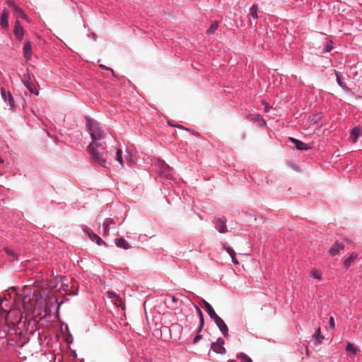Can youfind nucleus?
Here are the masks:
<instances>
[{
	"label": "nucleus",
	"mask_w": 362,
	"mask_h": 362,
	"mask_svg": "<svg viewBox=\"0 0 362 362\" xmlns=\"http://www.w3.org/2000/svg\"><path fill=\"white\" fill-rule=\"evenodd\" d=\"M87 127L92 139L90 144H93L94 146H101L103 144L100 140L105 137V134L101 129L99 124L95 120L88 119Z\"/></svg>",
	"instance_id": "nucleus-1"
},
{
	"label": "nucleus",
	"mask_w": 362,
	"mask_h": 362,
	"mask_svg": "<svg viewBox=\"0 0 362 362\" xmlns=\"http://www.w3.org/2000/svg\"><path fill=\"white\" fill-rule=\"evenodd\" d=\"M95 147L96 146H93V144H90L88 146V151L91 155V159L93 162L105 167L107 163L106 159L103 158V155L100 154L98 150H96Z\"/></svg>",
	"instance_id": "nucleus-2"
},
{
	"label": "nucleus",
	"mask_w": 362,
	"mask_h": 362,
	"mask_svg": "<svg viewBox=\"0 0 362 362\" xmlns=\"http://www.w3.org/2000/svg\"><path fill=\"white\" fill-rule=\"evenodd\" d=\"M59 281L61 282V286L59 288V291L65 295H74L76 294L75 291L74 289V286L69 285V280L66 276H59Z\"/></svg>",
	"instance_id": "nucleus-3"
},
{
	"label": "nucleus",
	"mask_w": 362,
	"mask_h": 362,
	"mask_svg": "<svg viewBox=\"0 0 362 362\" xmlns=\"http://www.w3.org/2000/svg\"><path fill=\"white\" fill-rule=\"evenodd\" d=\"M224 340L221 338H218L216 341L211 343V349L216 354H225L226 349L224 347Z\"/></svg>",
	"instance_id": "nucleus-4"
},
{
	"label": "nucleus",
	"mask_w": 362,
	"mask_h": 362,
	"mask_svg": "<svg viewBox=\"0 0 362 362\" xmlns=\"http://www.w3.org/2000/svg\"><path fill=\"white\" fill-rule=\"evenodd\" d=\"M22 82L24 86L30 90V93H34L36 95H39V91L36 89L35 85L30 81V76L28 75L23 76Z\"/></svg>",
	"instance_id": "nucleus-5"
},
{
	"label": "nucleus",
	"mask_w": 362,
	"mask_h": 362,
	"mask_svg": "<svg viewBox=\"0 0 362 362\" xmlns=\"http://www.w3.org/2000/svg\"><path fill=\"white\" fill-rule=\"evenodd\" d=\"M214 321L216 324L217 327L219 328L220 331L222 332L223 335L225 337H228V329L224 321L219 316L215 318Z\"/></svg>",
	"instance_id": "nucleus-6"
},
{
	"label": "nucleus",
	"mask_w": 362,
	"mask_h": 362,
	"mask_svg": "<svg viewBox=\"0 0 362 362\" xmlns=\"http://www.w3.org/2000/svg\"><path fill=\"white\" fill-rule=\"evenodd\" d=\"M107 296L109 298L112 300V301L116 306H120L123 308L124 303L122 298L117 293H115L113 291H109L107 292Z\"/></svg>",
	"instance_id": "nucleus-7"
},
{
	"label": "nucleus",
	"mask_w": 362,
	"mask_h": 362,
	"mask_svg": "<svg viewBox=\"0 0 362 362\" xmlns=\"http://www.w3.org/2000/svg\"><path fill=\"white\" fill-rule=\"evenodd\" d=\"M84 231L87 233L90 239L92 241H95L97 245H101L103 243H104L102 239L97 234L93 233V231L90 228L86 227L84 228Z\"/></svg>",
	"instance_id": "nucleus-8"
},
{
	"label": "nucleus",
	"mask_w": 362,
	"mask_h": 362,
	"mask_svg": "<svg viewBox=\"0 0 362 362\" xmlns=\"http://www.w3.org/2000/svg\"><path fill=\"white\" fill-rule=\"evenodd\" d=\"M158 165L161 175L165 177H168L170 175L171 168L163 160H159Z\"/></svg>",
	"instance_id": "nucleus-9"
},
{
	"label": "nucleus",
	"mask_w": 362,
	"mask_h": 362,
	"mask_svg": "<svg viewBox=\"0 0 362 362\" xmlns=\"http://www.w3.org/2000/svg\"><path fill=\"white\" fill-rule=\"evenodd\" d=\"M13 32H14V35H15L16 37L18 40H21L23 37L24 30H23V27L21 26L19 21H16Z\"/></svg>",
	"instance_id": "nucleus-10"
},
{
	"label": "nucleus",
	"mask_w": 362,
	"mask_h": 362,
	"mask_svg": "<svg viewBox=\"0 0 362 362\" xmlns=\"http://www.w3.org/2000/svg\"><path fill=\"white\" fill-rule=\"evenodd\" d=\"M344 248V245L339 243V242H335L331 248L329 250V253L331 256H334L340 252V251L343 250Z\"/></svg>",
	"instance_id": "nucleus-11"
},
{
	"label": "nucleus",
	"mask_w": 362,
	"mask_h": 362,
	"mask_svg": "<svg viewBox=\"0 0 362 362\" xmlns=\"http://www.w3.org/2000/svg\"><path fill=\"white\" fill-rule=\"evenodd\" d=\"M1 94L3 98V99L6 101L8 100L9 103V105L11 107H14V100L13 98V96L11 95V93L10 91H6V90L4 88H1Z\"/></svg>",
	"instance_id": "nucleus-12"
},
{
	"label": "nucleus",
	"mask_w": 362,
	"mask_h": 362,
	"mask_svg": "<svg viewBox=\"0 0 362 362\" xmlns=\"http://www.w3.org/2000/svg\"><path fill=\"white\" fill-rule=\"evenodd\" d=\"M289 140L295 145L298 150H308L310 148V146H309L307 144H305L295 138L290 137Z\"/></svg>",
	"instance_id": "nucleus-13"
},
{
	"label": "nucleus",
	"mask_w": 362,
	"mask_h": 362,
	"mask_svg": "<svg viewBox=\"0 0 362 362\" xmlns=\"http://www.w3.org/2000/svg\"><path fill=\"white\" fill-rule=\"evenodd\" d=\"M202 303L209 317L214 320L218 315L216 313L212 306L205 300H202Z\"/></svg>",
	"instance_id": "nucleus-14"
},
{
	"label": "nucleus",
	"mask_w": 362,
	"mask_h": 362,
	"mask_svg": "<svg viewBox=\"0 0 362 362\" xmlns=\"http://www.w3.org/2000/svg\"><path fill=\"white\" fill-rule=\"evenodd\" d=\"M23 55L27 61L30 60L32 56V47L30 41H26L24 43Z\"/></svg>",
	"instance_id": "nucleus-15"
},
{
	"label": "nucleus",
	"mask_w": 362,
	"mask_h": 362,
	"mask_svg": "<svg viewBox=\"0 0 362 362\" xmlns=\"http://www.w3.org/2000/svg\"><path fill=\"white\" fill-rule=\"evenodd\" d=\"M216 229L221 233H226L227 231V228L226 226V221L221 218L216 219Z\"/></svg>",
	"instance_id": "nucleus-16"
},
{
	"label": "nucleus",
	"mask_w": 362,
	"mask_h": 362,
	"mask_svg": "<svg viewBox=\"0 0 362 362\" xmlns=\"http://www.w3.org/2000/svg\"><path fill=\"white\" fill-rule=\"evenodd\" d=\"M115 243L118 247L128 250L131 247L128 242L122 238L115 239Z\"/></svg>",
	"instance_id": "nucleus-17"
},
{
	"label": "nucleus",
	"mask_w": 362,
	"mask_h": 362,
	"mask_svg": "<svg viewBox=\"0 0 362 362\" xmlns=\"http://www.w3.org/2000/svg\"><path fill=\"white\" fill-rule=\"evenodd\" d=\"M358 254L356 252H352L351 255L344 261V267L348 269L358 258Z\"/></svg>",
	"instance_id": "nucleus-18"
},
{
	"label": "nucleus",
	"mask_w": 362,
	"mask_h": 362,
	"mask_svg": "<svg viewBox=\"0 0 362 362\" xmlns=\"http://www.w3.org/2000/svg\"><path fill=\"white\" fill-rule=\"evenodd\" d=\"M113 223H114V221L112 218H106L103 225V232L99 231V233H102L103 235H107L108 231H109V226H110V225L113 224Z\"/></svg>",
	"instance_id": "nucleus-19"
},
{
	"label": "nucleus",
	"mask_w": 362,
	"mask_h": 362,
	"mask_svg": "<svg viewBox=\"0 0 362 362\" xmlns=\"http://www.w3.org/2000/svg\"><path fill=\"white\" fill-rule=\"evenodd\" d=\"M8 11L6 10L3 11L0 19V24L2 28H7L8 26Z\"/></svg>",
	"instance_id": "nucleus-20"
},
{
	"label": "nucleus",
	"mask_w": 362,
	"mask_h": 362,
	"mask_svg": "<svg viewBox=\"0 0 362 362\" xmlns=\"http://www.w3.org/2000/svg\"><path fill=\"white\" fill-rule=\"evenodd\" d=\"M361 133V128L360 127H355L351 132V138L354 143H355Z\"/></svg>",
	"instance_id": "nucleus-21"
},
{
	"label": "nucleus",
	"mask_w": 362,
	"mask_h": 362,
	"mask_svg": "<svg viewBox=\"0 0 362 362\" xmlns=\"http://www.w3.org/2000/svg\"><path fill=\"white\" fill-rule=\"evenodd\" d=\"M358 350V347L355 344L351 342L346 343V351L349 354L355 355Z\"/></svg>",
	"instance_id": "nucleus-22"
},
{
	"label": "nucleus",
	"mask_w": 362,
	"mask_h": 362,
	"mask_svg": "<svg viewBox=\"0 0 362 362\" xmlns=\"http://www.w3.org/2000/svg\"><path fill=\"white\" fill-rule=\"evenodd\" d=\"M194 308L197 310V311L199 314V318H200V326L198 329V332H200L202 331V329L204 327V315H203L202 311L200 310V308L198 306L194 305Z\"/></svg>",
	"instance_id": "nucleus-23"
},
{
	"label": "nucleus",
	"mask_w": 362,
	"mask_h": 362,
	"mask_svg": "<svg viewBox=\"0 0 362 362\" xmlns=\"http://www.w3.org/2000/svg\"><path fill=\"white\" fill-rule=\"evenodd\" d=\"M315 339H316V341H315V344L316 345H319L320 344H321L322 342V340L324 339V337L321 334V329H320V327H318L317 329V330L315 331V333L314 334Z\"/></svg>",
	"instance_id": "nucleus-24"
},
{
	"label": "nucleus",
	"mask_w": 362,
	"mask_h": 362,
	"mask_svg": "<svg viewBox=\"0 0 362 362\" xmlns=\"http://www.w3.org/2000/svg\"><path fill=\"white\" fill-rule=\"evenodd\" d=\"M218 22L214 21V23H211L209 28L206 30V34L209 35L214 34V33L218 29Z\"/></svg>",
	"instance_id": "nucleus-25"
},
{
	"label": "nucleus",
	"mask_w": 362,
	"mask_h": 362,
	"mask_svg": "<svg viewBox=\"0 0 362 362\" xmlns=\"http://www.w3.org/2000/svg\"><path fill=\"white\" fill-rule=\"evenodd\" d=\"M257 10V4H253L250 9V15L255 19L258 18Z\"/></svg>",
	"instance_id": "nucleus-26"
},
{
	"label": "nucleus",
	"mask_w": 362,
	"mask_h": 362,
	"mask_svg": "<svg viewBox=\"0 0 362 362\" xmlns=\"http://www.w3.org/2000/svg\"><path fill=\"white\" fill-rule=\"evenodd\" d=\"M310 276L316 279H318V280L322 279V273L316 269H313L311 270Z\"/></svg>",
	"instance_id": "nucleus-27"
},
{
	"label": "nucleus",
	"mask_w": 362,
	"mask_h": 362,
	"mask_svg": "<svg viewBox=\"0 0 362 362\" xmlns=\"http://www.w3.org/2000/svg\"><path fill=\"white\" fill-rule=\"evenodd\" d=\"M237 358L243 362H252V359L244 353L238 354Z\"/></svg>",
	"instance_id": "nucleus-28"
},
{
	"label": "nucleus",
	"mask_w": 362,
	"mask_h": 362,
	"mask_svg": "<svg viewBox=\"0 0 362 362\" xmlns=\"http://www.w3.org/2000/svg\"><path fill=\"white\" fill-rule=\"evenodd\" d=\"M13 11L18 14V16L21 17L23 18H26V15L24 13L23 11L21 8L16 6H14Z\"/></svg>",
	"instance_id": "nucleus-29"
},
{
	"label": "nucleus",
	"mask_w": 362,
	"mask_h": 362,
	"mask_svg": "<svg viewBox=\"0 0 362 362\" xmlns=\"http://www.w3.org/2000/svg\"><path fill=\"white\" fill-rule=\"evenodd\" d=\"M122 151L120 149H118L117 151L116 155H115L116 160L118 161L121 165H123V160H122Z\"/></svg>",
	"instance_id": "nucleus-30"
},
{
	"label": "nucleus",
	"mask_w": 362,
	"mask_h": 362,
	"mask_svg": "<svg viewBox=\"0 0 362 362\" xmlns=\"http://www.w3.org/2000/svg\"><path fill=\"white\" fill-rule=\"evenodd\" d=\"M5 251L8 255L13 257V259L16 258V254L9 248H5Z\"/></svg>",
	"instance_id": "nucleus-31"
},
{
	"label": "nucleus",
	"mask_w": 362,
	"mask_h": 362,
	"mask_svg": "<svg viewBox=\"0 0 362 362\" xmlns=\"http://www.w3.org/2000/svg\"><path fill=\"white\" fill-rule=\"evenodd\" d=\"M227 252L230 255V257L235 256V252L234 250L230 247H225Z\"/></svg>",
	"instance_id": "nucleus-32"
},
{
	"label": "nucleus",
	"mask_w": 362,
	"mask_h": 362,
	"mask_svg": "<svg viewBox=\"0 0 362 362\" xmlns=\"http://www.w3.org/2000/svg\"><path fill=\"white\" fill-rule=\"evenodd\" d=\"M199 333L200 332H197V335H196V337H194V339L193 340V343L194 344L198 342L202 339V336Z\"/></svg>",
	"instance_id": "nucleus-33"
},
{
	"label": "nucleus",
	"mask_w": 362,
	"mask_h": 362,
	"mask_svg": "<svg viewBox=\"0 0 362 362\" xmlns=\"http://www.w3.org/2000/svg\"><path fill=\"white\" fill-rule=\"evenodd\" d=\"M329 325L331 328H333V329L334 328L335 323H334V319L333 317H329Z\"/></svg>",
	"instance_id": "nucleus-34"
},
{
	"label": "nucleus",
	"mask_w": 362,
	"mask_h": 362,
	"mask_svg": "<svg viewBox=\"0 0 362 362\" xmlns=\"http://www.w3.org/2000/svg\"><path fill=\"white\" fill-rule=\"evenodd\" d=\"M8 4L12 7V8H14V6H16L17 5L14 3L13 0H7Z\"/></svg>",
	"instance_id": "nucleus-35"
},
{
	"label": "nucleus",
	"mask_w": 362,
	"mask_h": 362,
	"mask_svg": "<svg viewBox=\"0 0 362 362\" xmlns=\"http://www.w3.org/2000/svg\"><path fill=\"white\" fill-rule=\"evenodd\" d=\"M337 83H339V85L341 87H343V84H342V82L341 81V79H340V77H339V75L338 74H337Z\"/></svg>",
	"instance_id": "nucleus-36"
},
{
	"label": "nucleus",
	"mask_w": 362,
	"mask_h": 362,
	"mask_svg": "<svg viewBox=\"0 0 362 362\" xmlns=\"http://www.w3.org/2000/svg\"><path fill=\"white\" fill-rule=\"evenodd\" d=\"M232 258V261L235 264H238V261L236 259L235 257V256H232L231 257Z\"/></svg>",
	"instance_id": "nucleus-37"
},
{
	"label": "nucleus",
	"mask_w": 362,
	"mask_h": 362,
	"mask_svg": "<svg viewBox=\"0 0 362 362\" xmlns=\"http://www.w3.org/2000/svg\"><path fill=\"white\" fill-rule=\"evenodd\" d=\"M332 49V46L327 45L326 46V52H330Z\"/></svg>",
	"instance_id": "nucleus-38"
},
{
	"label": "nucleus",
	"mask_w": 362,
	"mask_h": 362,
	"mask_svg": "<svg viewBox=\"0 0 362 362\" xmlns=\"http://www.w3.org/2000/svg\"><path fill=\"white\" fill-rule=\"evenodd\" d=\"M100 66L103 69H108V70H110L112 72H113V70L112 69H110V68H107L106 66H105L103 64H100Z\"/></svg>",
	"instance_id": "nucleus-39"
},
{
	"label": "nucleus",
	"mask_w": 362,
	"mask_h": 362,
	"mask_svg": "<svg viewBox=\"0 0 362 362\" xmlns=\"http://www.w3.org/2000/svg\"><path fill=\"white\" fill-rule=\"evenodd\" d=\"M269 109V107L268 106V105L267 103H265V107H264L265 111L268 112Z\"/></svg>",
	"instance_id": "nucleus-40"
},
{
	"label": "nucleus",
	"mask_w": 362,
	"mask_h": 362,
	"mask_svg": "<svg viewBox=\"0 0 362 362\" xmlns=\"http://www.w3.org/2000/svg\"><path fill=\"white\" fill-rule=\"evenodd\" d=\"M1 311L5 313L6 315L8 314L7 311L6 310H4L2 308H1Z\"/></svg>",
	"instance_id": "nucleus-41"
},
{
	"label": "nucleus",
	"mask_w": 362,
	"mask_h": 362,
	"mask_svg": "<svg viewBox=\"0 0 362 362\" xmlns=\"http://www.w3.org/2000/svg\"><path fill=\"white\" fill-rule=\"evenodd\" d=\"M179 327V326H178V325H177V324H175V325H172V327H173V328H176V327Z\"/></svg>",
	"instance_id": "nucleus-42"
},
{
	"label": "nucleus",
	"mask_w": 362,
	"mask_h": 362,
	"mask_svg": "<svg viewBox=\"0 0 362 362\" xmlns=\"http://www.w3.org/2000/svg\"><path fill=\"white\" fill-rule=\"evenodd\" d=\"M187 317H189L191 320H193L194 318V315L188 316Z\"/></svg>",
	"instance_id": "nucleus-43"
},
{
	"label": "nucleus",
	"mask_w": 362,
	"mask_h": 362,
	"mask_svg": "<svg viewBox=\"0 0 362 362\" xmlns=\"http://www.w3.org/2000/svg\"><path fill=\"white\" fill-rule=\"evenodd\" d=\"M4 162L3 159L0 157V163H2Z\"/></svg>",
	"instance_id": "nucleus-44"
},
{
	"label": "nucleus",
	"mask_w": 362,
	"mask_h": 362,
	"mask_svg": "<svg viewBox=\"0 0 362 362\" xmlns=\"http://www.w3.org/2000/svg\"><path fill=\"white\" fill-rule=\"evenodd\" d=\"M228 362H236L235 360H229Z\"/></svg>",
	"instance_id": "nucleus-45"
},
{
	"label": "nucleus",
	"mask_w": 362,
	"mask_h": 362,
	"mask_svg": "<svg viewBox=\"0 0 362 362\" xmlns=\"http://www.w3.org/2000/svg\"><path fill=\"white\" fill-rule=\"evenodd\" d=\"M176 299L175 298V296L173 297V301L175 302Z\"/></svg>",
	"instance_id": "nucleus-46"
},
{
	"label": "nucleus",
	"mask_w": 362,
	"mask_h": 362,
	"mask_svg": "<svg viewBox=\"0 0 362 362\" xmlns=\"http://www.w3.org/2000/svg\"><path fill=\"white\" fill-rule=\"evenodd\" d=\"M34 296H35V298H36V300H37L38 299L37 295L35 294Z\"/></svg>",
	"instance_id": "nucleus-47"
}]
</instances>
